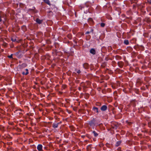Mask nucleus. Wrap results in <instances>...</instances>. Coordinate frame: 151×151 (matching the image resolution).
<instances>
[{
	"mask_svg": "<svg viewBox=\"0 0 151 151\" xmlns=\"http://www.w3.org/2000/svg\"><path fill=\"white\" fill-rule=\"evenodd\" d=\"M111 126L112 128L115 129H116L118 127V125L116 122L114 123Z\"/></svg>",
	"mask_w": 151,
	"mask_h": 151,
	"instance_id": "nucleus-1",
	"label": "nucleus"
},
{
	"mask_svg": "<svg viewBox=\"0 0 151 151\" xmlns=\"http://www.w3.org/2000/svg\"><path fill=\"white\" fill-rule=\"evenodd\" d=\"M42 145L39 144L38 145L37 149L39 151H42Z\"/></svg>",
	"mask_w": 151,
	"mask_h": 151,
	"instance_id": "nucleus-2",
	"label": "nucleus"
},
{
	"mask_svg": "<svg viewBox=\"0 0 151 151\" xmlns=\"http://www.w3.org/2000/svg\"><path fill=\"white\" fill-rule=\"evenodd\" d=\"M107 109V106L105 105L102 106L101 108V109L102 111H105Z\"/></svg>",
	"mask_w": 151,
	"mask_h": 151,
	"instance_id": "nucleus-3",
	"label": "nucleus"
},
{
	"mask_svg": "<svg viewBox=\"0 0 151 151\" xmlns=\"http://www.w3.org/2000/svg\"><path fill=\"white\" fill-rule=\"evenodd\" d=\"M89 124L90 126L93 127L95 125L94 122L93 121H91L89 122Z\"/></svg>",
	"mask_w": 151,
	"mask_h": 151,
	"instance_id": "nucleus-4",
	"label": "nucleus"
},
{
	"mask_svg": "<svg viewBox=\"0 0 151 151\" xmlns=\"http://www.w3.org/2000/svg\"><path fill=\"white\" fill-rule=\"evenodd\" d=\"M90 53L93 55H95L96 54V51L94 49H91L90 51Z\"/></svg>",
	"mask_w": 151,
	"mask_h": 151,
	"instance_id": "nucleus-5",
	"label": "nucleus"
},
{
	"mask_svg": "<svg viewBox=\"0 0 151 151\" xmlns=\"http://www.w3.org/2000/svg\"><path fill=\"white\" fill-rule=\"evenodd\" d=\"M28 71V69H26L24 71H23L22 72V74L23 75H27L29 73Z\"/></svg>",
	"mask_w": 151,
	"mask_h": 151,
	"instance_id": "nucleus-6",
	"label": "nucleus"
},
{
	"mask_svg": "<svg viewBox=\"0 0 151 151\" xmlns=\"http://www.w3.org/2000/svg\"><path fill=\"white\" fill-rule=\"evenodd\" d=\"M36 21L37 23L40 24H41V23H42V20H40L39 19L37 18L36 19Z\"/></svg>",
	"mask_w": 151,
	"mask_h": 151,
	"instance_id": "nucleus-7",
	"label": "nucleus"
},
{
	"mask_svg": "<svg viewBox=\"0 0 151 151\" xmlns=\"http://www.w3.org/2000/svg\"><path fill=\"white\" fill-rule=\"evenodd\" d=\"M118 64L120 68H122L123 65V63L122 62H119L118 63Z\"/></svg>",
	"mask_w": 151,
	"mask_h": 151,
	"instance_id": "nucleus-8",
	"label": "nucleus"
},
{
	"mask_svg": "<svg viewBox=\"0 0 151 151\" xmlns=\"http://www.w3.org/2000/svg\"><path fill=\"white\" fill-rule=\"evenodd\" d=\"M59 124V123H54L52 124V127L55 128H57Z\"/></svg>",
	"mask_w": 151,
	"mask_h": 151,
	"instance_id": "nucleus-9",
	"label": "nucleus"
},
{
	"mask_svg": "<svg viewBox=\"0 0 151 151\" xmlns=\"http://www.w3.org/2000/svg\"><path fill=\"white\" fill-rule=\"evenodd\" d=\"M83 67L85 69H87L88 67V65L87 63H85L83 64Z\"/></svg>",
	"mask_w": 151,
	"mask_h": 151,
	"instance_id": "nucleus-10",
	"label": "nucleus"
},
{
	"mask_svg": "<svg viewBox=\"0 0 151 151\" xmlns=\"http://www.w3.org/2000/svg\"><path fill=\"white\" fill-rule=\"evenodd\" d=\"M88 21L89 22L90 24L92 25L93 24V19L91 18H89L88 19Z\"/></svg>",
	"mask_w": 151,
	"mask_h": 151,
	"instance_id": "nucleus-11",
	"label": "nucleus"
},
{
	"mask_svg": "<svg viewBox=\"0 0 151 151\" xmlns=\"http://www.w3.org/2000/svg\"><path fill=\"white\" fill-rule=\"evenodd\" d=\"M93 110L97 113H98V108L96 107H94L93 108Z\"/></svg>",
	"mask_w": 151,
	"mask_h": 151,
	"instance_id": "nucleus-12",
	"label": "nucleus"
},
{
	"mask_svg": "<svg viewBox=\"0 0 151 151\" xmlns=\"http://www.w3.org/2000/svg\"><path fill=\"white\" fill-rule=\"evenodd\" d=\"M45 3L47 4L50 5V1L49 0H43Z\"/></svg>",
	"mask_w": 151,
	"mask_h": 151,
	"instance_id": "nucleus-13",
	"label": "nucleus"
},
{
	"mask_svg": "<svg viewBox=\"0 0 151 151\" xmlns=\"http://www.w3.org/2000/svg\"><path fill=\"white\" fill-rule=\"evenodd\" d=\"M124 43L126 45H128L129 44L128 40H125L124 41Z\"/></svg>",
	"mask_w": 151,
	"mask_h": 151,
	"instance_id": "nucleus-14",
	"label": "nucleus"
},
{
	"mask_svg": "<svg viewBox=\"0 0 151 151\" xmlns=\"http://www.w3.org/2000/svg\"><path fill=\"white\" fill-rule=\"evenodd\" d=\"M92 132L95 137H97L98 135V134L95 131H93Z\"/></svg>",
	"mask_w": 151,
	"mask_h": 151,
	"instance_id": "nucleus-15",
	"label": "nucleus"
},
{
	"mask_svg": "<svg viewBox=\"0 0 151 151\" xmlns=\"http://www.w3.org/2000/svg\"><path fill=\"white\" fill-rule=\"evenodd\" d=\"M75 71L78 74H79L81 72V71L80 70L76 69Z\"/></svg>",
	"mask_w": 151,
	"mask_h": 151,
	"instance_id": "nucleus-16",
	"label": "nucleus"
},
{
	"mask_svg": "<svg viewBox=\"0 0 151 151\" xmlns=\"http://www.w3.org/2000/svg\"><path fill=\"white\" fill-rule=\"evenodd\" d=\"M121 143V142L120 141L117 142L116 143V145L117 146H119L120 144Z\"/></svg>",
	"mask_w": 151,
	"mask_h": 151,
	"instance_id": "nucleus-17",
	"label": "nucleus"
},
{
	"mask_svg": "<svg viewBox=\"0 0 151 151\" xmlns=\"http://www.w3.org/2000/svg\"><path fill=\"white\" fill-rule=\"evenodd\" d=\"M100 25H101V26L102 27H104L105 26V23H101V24H100Z\"/></svg>",
	"mask_w": 151,
	"mask_h": 151,
	"instance_id": "nucleus-18",
	"label": "nucleus"
},
{
	"mask_svg": "<svg viewBox=\"0 0 151 151\" xmlns=\"http://www.w3.org/2000/svg\"><path fill=\"white\" fill-rule=\"evenodd\" d=\"M12 55H13L12 54L10 55H9L8 56V57L9 58H12Z\"/></svg>",
	"mask_w": 151,
	"mask_h": 151,
	"instance_id": "nucleus-19",
	"label": "nucleus"
},
{
	"mask_svg": "<svg viewBox=\"0 0 151 151\" xmlns=\"http://www.w3.org/2000/svg\"><path fill=\"white\" fill-rule=\"evenodd\" d=\"M22 29H26V27L25 26H23L22 27Z\"/></svg>",
	"mask_w": 151,
	"mask_h": 151,
	"instance_id": "nucleus-20",
	"label": "nucleus"
},
{
	"mask_svg": "<svg viewBox=\"0 0 151 151\" xmlns=\"http://www.w3.org/2000/svg\"><path fill=\"white\" fill-rule=\"evenodd\" d=\"M1 16V18H4V19H5V17H4V15H1V16Z\"/></svg>",
	"mask_w": 151,
	"mask_h": 151,
	"instance_id": "nucleus-21",
	"label": "nucleus"
},
{
	"mask_svg": "<svg viewBox=\"0 0 151 151\" xmlns=\"http://www.w3.org/2000/svg\"><path fill=\"white\" fill-rule=\"evenodd\" d=\"M90 33V32H88H88H86V34H89V33Z\"/></svg>",
	"mask_w": 151,
	"mask_h": 151,
	"instance_id": "nucleus-22",
	"label": "nucleus"
},
{
	"mask_svg": "<svg viewBox=\"0 0 151 151\" xmlns=\"http://www.w3.org/2000/svg\"><path fill=\"white\" fill-rule=\"evenodd\" d=\"M2 19H1V16H0V22H1L2 21Z\"/></svg>",
	"mask_w": 151,
	"mask_h": 151,
	"instance_id": "nucleus-23",
	"label": "nucleus"
},
{
	"mask_svg": "<svg viewBox=\"0 0 151 151\" xmlns=\"http://www.w3.org/2000/svg\"><path fill=\"white\" fill-rule=\"evenodd\" d=\"M149 3H150V4H151V0H150L149 1Z\"/></svg>",
	"mask_w": 151,
	"mask_h": 151,
	"instance_id": "nucleus-24",
	"label": "nucleus"
},
{
	"mask_svg": "<svg viewBox=\"0 0 151 151\" xmlns=\"http://www.w3.org/2000/svg\"><path fill=\"white\" fill-rule=\"evenodd\" d=\"M11 40H12V41H13V39H11Z\"/></svg>",
	"mask_w": 151,
	"mask_h": 151,
	"instance_id": "nucleus-25",
	"label": "nucleus"
},
{
	"mask_svg": "<svg viewBox=\"0 0 151 151\" xmlns=\"http://www.w3.org/2000/svg\"><path fill=\"white\" fill-rule=\"evenodd\" d=\"M65 86H64V87H63V88H64L65 87Z\"/></svg>",
	"mask_w": 151,
	"mask_h": 151,
	"instance_id": "nucleus-26",
	"label": "nucleus"
}]
</instances>
